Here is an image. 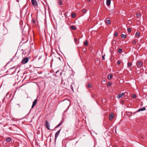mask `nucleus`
<instances>
[{
  "label": "nucleus",
  "instance_id": "nucleus-1",
  "mask_svg": "<svg viewBox=\"0 0 147 147\" xmlns=\"http://www.w3.org/2000/svg\"><path fill=\"white\" fill-rule=\"evenodd\" d=\"M45 126L46 127L48 130H50V124L47 121H45Z\"/></svg>",
  "mask_w": 147,
  "mask_h": 147
},
{
  "label": "nucleus",
  "instance_id": "nucleus-2",
  "mask_svg": "<svg viewBox=\"0 0 147 147\" xmlns=\"http://www.w3.org/2000/svg\"><path fill=\"white\" fill-rule=\"evenodd\" d=\"M28 61V57H25L22 60V62L23 64L26 63Z\"/></svg>",
  "mask_w": 147,
  "mask_h": 147
},
{
  "label": "nucleus",
  "instance_id": "nucleus-3",
  "mask_svg": "<svg viewBox=\"0 0 147 147\" xmlns=\"http://www.w3.org/2000/svg\"><path fill=\"white\" fill-rule=\"evenodd\" d=\"M61 130V129H59V130L56 133H55V141L56 140L57 138V137H58L59 135L60 131Z\"/></svg>",
  "mask_w": 147,
  "mask_h": 147
},
{
  "label": "nucleus",
  "instance_id": "nucleus-4",
  "mask_svg": "<svg viewBox=\"0 0 147 147\" xmlns=\"http://www.w3.org/2000/svg\"><path fill=\"white\" fill-rule=\"evenodd\" d=\"M32 3L33 5L36 7L37 5V3L36 0H31Z\"/></svg>",
  "mask_w": 147,
  "mask_h": 147
},
{
  "label": "nucleus",
  "instance_id": "nucleus-5",
  "mask_svg": "<svg viewBox=\"0 0 147 147\" xmlns=\"http://www.w3.org/2000/svg\"><path fill=\"white\" fill-rule=\"evenodd\" d=\"M37 101V99H36L34 100V101L33 102L32 107V109L35 106V105L36 104Z\"/></svg>",
  "mask_w": 147,
  "mask_h": 147
},
{
  "label": "nucleus",
  "instance_id": "nucleus-6",
  "mask_svg": "<svg viewBox=\"0 0 147 147\" xmlns=\"http://www.w3.org/2000/svg\"><path fill=\"white\" fill-rule=\"evenodd\" d=\"M124 95V93L123 92L121 94L117 96V98L118 99H119L120 98L122 97Z\"/></svg>",
  "mask_w": 147,
  "mask_h": 147
},
{
  "label": "nucleus",
  "instance_id": "nucleus-7",
  "mask_svg": "<svg viewBox=\"0 0 147 147\" xmlns=\"http://www.w3.org/2000/svg\"><path fill=\"white\" fill-rule=\"evenodd\" d=\"M114 117V114L113 113H111L109 115V117L110 119H112Z\"/></svg>",
  "mask_w": 147,
  "mask_h": 147
},
{
  "label": "nucleus",
  "instance_id": "nucleus-8",
  "mask_svg": "<svg viewBox=\"0 0 147 147\" xmlns=\"http://www.w3.org/2000/svg\"><path fill=\"white\" fill-rule=\"evenodd\" d=\"M113 76L112 74H108V79L109 80H111Z\"/></svg>",
  "mask_w": 147,
  "mask_h": 147
},
{
  "label": "nucleus",
  "instance_id": "nucleus-9",
  "mask_svg": "<svg viewBox=\"0 0 147 147\" xmlns=\"http://www.w3.org/2000/svg\"><path fill=\"white\" fill-rule=\"evenodd\" d=\"M106 4L108 6L110 5L111 4V0H107Z\"/></svg>",
  "mask_w": 147,
  "mask_h": 147
},
{
  "label": "nucleus",
  "instance_id": "nucleus-10",
  "mask_svg": "<svg viewBox=\"0 0 147 147\" xmlns=\"http://www.w3.org/2000/svg\"><path fill=\"white\" fill-rule=\"evenodd\" d=\"M58 4L59 5H63V2L61 0H57V1Z\"/></svg>",
  "mask_w": 147,
  "mask_h": 147
},
{
  "label": "nucleus",
  "instance_id": "nucleus-11",
  "mask_svg": "<svg viewBox=\"0 0 147 147\" xmlns=\"http://www.w3.org/2000/svg\"><path fill=\"white\" fill-rule=\"evenodd\" d=\"M142 63L141 61H139L138 63V65L139 67H141Z\"/></svg>",
  "mask_w": 147,
  "mask_h": 147
},
{
  "label": "nucleus",
  "instance_id": "nucleus-12",
  "mask_svg": "<svg viewBox=\"0 0 147 147\" xmlns=\"http://www.w3.org/2000/svg\"><path fill=\"white\" fill-rule=\"evenodd\" d=\"M11 139L10 137H8L6 139V140L7 142H9L11 141Z\"/></svg>",
  "mask_w": 147,
  "mask_h": 147
},
{
  "label": "nucleus",
  "instance_id": "nucleus-13",
  "mask_svg": "<svg viewBox=\"0 0 147 147\" xmlns=\"http://www.w3.org/2000/svg\"><path fill=\"white\" fill-rule=\"evenodd\" d=\"M146 109V108L145 107H143L140 109H139L138 111V112L142 111L145 110Z\"/></svg>",
  "mask_w": 147,
  "mask_h": 147
},
{
  "label": "nucleus",
  "instance_id": "nucleus-14",
  "mask_svg": "<svg viewBox=\"0 0 147 147\" xmlns=\"http://www.w3.org/2000/svg\"><path fill=\"white\" fill-rule=\"evenodd\" d=\"M70 28L73 30H75L76 29V28L74 26H71L70 27Z\"/></svg>",
  "mask_w": 147,
  "mask_h": 147
},
{
  "label": "nucleus",
  "instance_id": "nucleus-15",
  "mask_svg": "<svg viewBox=\"0 0 147 147\" xmlns=\"http://www.w3.org/2000/svg\"><path fill=\"white\" fill-rule=\"evenodd\" d=\"M71 16L73 18H74L76 16V14L74 13H72L71 14Z\"/></svg>",
  "mask_w": 147,
  "mask_h": 147
},
{
  "label": "nucleus",
  "instance_id": "nucleus-16",
  "mask_svg": "<svg viewBox=\"0 0 147 147\" xmlns=\"http://www.w3.org/2000/svg\"><path fill=\"white\" fill-rule=\"evenodd\" d=\"M132 66V65L131 63H129L127 64V67H130Z\"/></svg>",
  "mask_w": 147,
  "mask_h": 147
},
{
  "label": "nucleus",
  "instance_id": "nucleus-17",
  "mask_svg": "<svg viewBox=\"0 0 147 147\" xmlns=\"http://www.w3.org/2000/svg\"><path fill=\"white\" fill-rule=\"evenodd\" d=\"M121 37L122 38H126V35L123 34H122L121 35Z\"/></svg>",
  "mask_w": 147,
  "mask_h": 147
},
{
  "label": "nucleus",
  "instance_id": "nucleus-18",
  "mask_svg": "<svg viewBox=\"0 0 147 147\" xmlns=\"http://www.w3.org/2000/svg\"><path fill=\"white\" fill-rule=\"evenodd\" d=\"M88 42L87 40H86L84 42V45L85 46H87L88 45Z\"/></svg>",
  "mask_w": 147,
  "mask_h": 147
},
{
  "label": "nucleus",
  "instance_id": "nucleus-19",
  "mask_svg": "<svg viewBox=\"0 0 147 147\" xmlns=\"http://www.w3.org/2000/svg\"><path fill=\"white\" fill-rule=\"evenodd\" d=\"M106 23L107 24H110L111 23V22L110 20H107L106 21Z\"/></svg>",
  "mask_w": 147,
  "mask_h": 147
},
{
  "label": "nucleus",
  "instance_id": "nucleus-20",
  "mask_svg": "<svg viewBox=\"0 0 147 147\" xmlns=\"http://www.w3.org/2000/svg\"><path fill=\"white\" fill-rule=\"evenodd\" d=\"M132 97L133 98H135L136 97V95L135 94H133L132 95Z\"/></svg>",
  "mask_w": 147,
  "mask_h": 147
},
{
  "label": "nucleus",
  "instance_id": "nucleus-21",
  "mask_svg": "<svg viewBox=\"0 0 147 147\" xmlns=\"http://www.w3.org/2000/svg\"><path fill=\"white\" fill-rule=\"evenodd\" d=\"M122 51V49H118V52L119 53H120Z\"/></svg>",
  "mask_w": 147,
  "mask_h": 147
},
{
  "label": "nucleus",
  "instance_id": "nucleus-22",
  "mask_svg": "<svg viewBox=\"0 0 147 147\" xmlns=\"http://www.w3.org/2000/svg\"><path fill=\"white\" fill-rule=\"evenodd\" d=\"M117 35H118L117 32H115V37H117Z\"/></svg>",
  "mask_w": 147,
  "mask_h": 147
},
{
  "label": "nucleus",
  "instance_id": "nucleus-23",
  "mask_svg": "<svg viewBox=\"0 0 147 147\" xmlns=\"http://www.w3.org/2000/svg\"><path fill=\"white\" fill-rule=\"evenodd\" d=\"M140 34V33L139 32H137L136 33V35L137 36H139Z\"/></svg>",
  "mask_w": 147,
  "mask_h": 147
},
{
  "label": "nucleus",
  "instance_id": "nucleus-24",
  "mask_svg": "<svg viewBox=\"0 0 147 147\" xmlns=\"http://www.w3.org/2000/svg\"><path fill=\"white\" fill-rule=\"evenodd\" d=\"M127 31L129 32H131V29L130 28H129L127 29Z\"/></svg>",
  "mask_w": 147,
  "mask_h": 147
},
{
  "label": "nucleus",
  "instance_id": "nucleus-25",
  "mask_svg": "<svg viewBox=\"0 0 147 147\" xmlns=\"http://www.w3.org/2000/svg\"><path fill=\"white\" fill-rule=\"evenodd\" d=\"M87 86L89 88H91L92 86L90 84H88L87 85Z\"/></svg>",
  "mask_w": 147,
  "mask_h": 147
},
{
  "label": "nucleus",
  "instance_id": "nucleus-26",
  "mask_svg": "<svg viewBox=\"0 0 147 147\" xmlns=\"http://www.w3.org/2000/svg\"><path fill=\"white\" fill-rule=\"evenodd\" d=\"M61 123H60L57 126H56V127H59V126H60L61 124Z\"/></svg>",
  "mask_w": 147,
  "mask_h": 147
},
{
  "label": "nucleus",
  "instance_id": "nucleus-27",
  "mask_svg": "<svg viewBox=\"0 0 147 147\" xmlns=\"http://www.w3.org/2000/svg\"><path fill=\"white\" fill-rule=\"evenodd\" d=\"M92 97L93 98H95L96 97V95H92Z\"/></svg>",
  "mask_w": 147,
  "mask_h": 147
},
{
  "label": "nucleus",
  "instance_id": "nucleus-28",
  "mask_svg": "<svg viewBox=\"0 0 147 147\" xmlns=\"http://www.w3.org/2000/svg\"><path fill=\"white\" fill-rule=\"evenodd\" d=\"M86 11V9H84L82 10V12L83 13H85Z\"/></svg>",
  "mask_w": 147,
  "mask_h": 147
},
{
  "label": "nucleus",
  "instance_id": "nucleus-29",
  "mask_svg": "<svg viewBox=\"0 0 147 147\" xmlns=\"http://www.w3.org/2000/svg\"><path fill=\"white\" fill-rule=\"evenodd\" d=\"M78 41V39L76 38H74V42H76Z\"/></svg>",
  "mask_w": 147,
  "mask_h": 147
},
{
  "label": "nucleus",
  "instance_id": "nucleus-30",
  "mask_svg": "<svg viewBox=\"0 0 147 147\" xmlns=\"http://www.w3.org/2000/svg\"><path fill=\"white\" fill-rule=\"evenodd\" d=\"M140 13H137L136 14V16L137 17H139L140 16Z\"/></svg>",
  "mask_w": 147,
  "mask_h": 147
},
{
  "label": "nucleus",
  "instance_id": "nucleus-31",
  "mask_svg": "<svg viewBox=\"0 0 147 147\" xmlns=\"http://www.w3.org/2000/svg\"><path fill=\"white\" fill-rule=\"evenodd\" d=\"M111 84L110 82H109L108 84H107V86H109L111 85Z\"/></svg>",
  "mask_w": 147,
  "mask_h": 147
},
{
  "label": "nucleus",
  "instance_id": "nucleus-32",
  "mask_svg": "<svg viewBox=\"0 0 147 147\" xmlns=\"http://www.w3.org/2000/svg\"><path fill=\"white\" fill-rule=\"evenodd\" d=\"M132 43L133 44H135L136 43V41L135 40H134L133 41Z\"/></svg>",
  "mask_w": 147,
  "mask_h": 147
},
{
  "label": "nucleus",
  "instance_id": "nucleus-33",
  "mask_svg": "<svg viewBox=\"0 0 147 147\" xmlns=\"http://www.w3.org/2000/svg\"><path fill=\"white\" fill-rule=\"evenodd\" d=\"M121 62L119 61H118L117 62V64L118 65H119L120 64Z\"/></svg>",
  "mask_w": 147,
  "mask_h": 147
},
{
  "label": "nucleus",
  "instance_id": "nucleus-34",
  "mask_svg": "<svg viewBox=\"0 0 147 147\" xmlns=\"http://www.w3.org/2000/svg\"><path fill=\"white\" fill-rule=\"evenodd\" d=\"M102 59H103L104 60H105V58L104 56H102Z\"/></svg>",
  "mask_w": 147,
  "mask_h": 147
},
{
  "label": "nucleus",
  "instance_id": "nucleus-35",
  "mask_svg": "<svg viewBox=\"0 0 147 147\" xmlns=\"http://www.w3.org/2000/svg\"><path fill=\"white\" fill-rule=\"evenodd\" d=\"M71 90H72V91H73V87H71Z\"/></svg>",
  "mask_w": 147,
  "mask_h": 147
},
{
  "label": "nucleus",
  "instance_id": "nucleus-36",
  "mask_svg": "<svg viewBox=\"0 0 147 147\" xmlns=\"http://www.w3.org/2000/svg\"><path fill=\"white\" fill-rule=\"evenodd\" d=\"M87 1H88L89 2V1H90V0H87Z\"/></svg>",
  "mask_w": 147,
  "mask_h": 147
},
{
  "label": "nucleus",
  "instance_id": "nucleus-37",
  "mask_svg": "<svg viewBox=\"0 0 147 147\" xmlns=\"http://www.w3.org/2000/svg\"><path fill=\"white\" fill-rule=\"evenodd\" d=\"M84 49V51H85V50H86V49Z\"/></svg>",
  "mask_w": 147,
  "mask_h": 147
},
{
  "label": "nucleus",
  "instance_id": "nucleus-38",
  "mask_svg": "<svg viewBox=\"0 0 147 147\" xmlns=\"http://www.w3.org/2000/svg\"><path fill=\"white\" fill-rule=\"evenodd\" d=\"M65 16L66 15V14H64Z\"/></svg>",
  "mask_w": 147,
  "mask_h": 147
},
{
  "label": "nucleus",
  "instance_id": "nucleus-39",
  "mask_svg": "<svg viewBox=\"0 0 147 147\" xmlns=\"http://www.w3.org/2000/svg\"><path fill=\"white\" fill-rule=\"evenodd\" d=\"M122 102H124L123 101H121Z\"/></svg>",
  "mask_w": 147,
  "mask_h": 147
},
{
  "label": "nucleus",
  "instance_id": "nucleus-40",
  "mask_svg": "<svg viewBox=\"0 0 147 147\" xmlns=\"http://www.w3.org/2000/svg\"><path fill=\"white\" fill-rule=\"evenodd\" d=\"M17 105H19H19H20L19 104H17Z\"/></svg>",
  "mask_w": 147,
  "mask_h": 147
}]
</instances>
